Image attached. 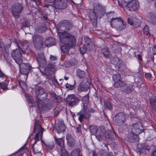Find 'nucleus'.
Masks as SVG:
<instances>
[{
	"label": "nucleus",
	"instance_id": "obj_5",
	"mask_svg": "<svg viewBox=\"0 0 156 156\" xmlns=\"http://www.w3.org/2000/svg\"><path fill=\"white\" fill-rule=\"evenodd\" d=\"M110 26L118 31H121L126 27V23L121 17H113L110 21Z\"/></svg>",
	"mask_w": 156,
	"mask_h": 156
},
{
	"label": "nucleus",
	"instance_id": "obj_64",
	"mask_svg": "<svg viewBox=\"0 0 156 156\" xmlns=\"http://www.w3.org/2000/svg\"><path fill=\"white\" fill-rule=\"evenodd\" d=\"M101 112V113L103 114H104V113L103 111L102 112Z\"/></svg>",
	"mask_w": 156,
	"mask_h": 156
},
{
	"label": "nucleus",
	"instance_id": "obj_28",
	"mask_svg": "<svg viewBox=\"0 0 156 156\" xmlns=\"http://www.w3.org/2000/svg\"><path fill=\"white\" fill-rule=\"evenodd\" d=\"M45 44L46 46L49 47L54 45L55 44V42L53 38L48 37L46 39L45 41Z\"/></svg>",
	"mask_w": 156,
	"mask_h": 156
},
{
	"label": "nucleus",
	"instance_id": "obj_43",
	"mask_svg": "<svg viewBox=\"0 0 156 156\" xmlns=\"http://www.w3.org/2000/svg\"><path fill=\"white\" fill-rule=\"evenodd\" d=\"M150 103L152 108H154L156 104V100L155 98H151L150 100Z\"/></svg>",
	"mask_w": 156,
	"mask_h": 156
},
{
	"label": "nucleus",
	"instance_id": "obj_3",
	"mask_svg": "<svg viewBox=\"0 0 156 156\" xmlns=\"http://www.w3.org/2000/svg\"><path fill=\"white\" fill-rule=\"evenodd\" d=\"M35 94L37 97L36 102L39 110L41 112H43L48 109V104L46 103L49 100L47 98L48 94L45 92L43 89L40 87L37 88Z\"/></svg>",
	"mask_w": 156,
	"mask_h": 156
},
{
	"label": "nucleus",
	"instance_id": "obj_21",
	"mask_svg": "<svg viewBox=\"0 0 156 156\" xmlns=\"http://www.w3.org/2000/svg\"><path fill=\"white\" fill-rule=\"evenodd\" d=\"M116 135L113 131L107 130L105 133V136L107 140H112L115 139Z\"/></svg>",
	"mask_w": 156,
	"mask_h": 156
},
{
	"label": "nucleus",
	"instance_id": "obj_56",
	"mask_svg": "<svg viewBox=\"0 0 156 156\" xmlns=\"http://www.w3.org/2000/svg\"><path fill=\"white\" fill-rule=\"evenodd\" d=\"M93 156H97V153L95 151H94L93 153Z\"/></svg>",
	"mask_w": 156,
	"mask_h": 156
},
{
	"label": "nucleus",
	"instance_id": "obj_18",
	"mask_svg": "<svg viewBox=\"0 0 156 156\" xmlns=\"http://www.w3.org/2000/svg\"><path fill=\"white\" fill-rule=\"evenodd\" d=\"M149 146L146 144H139L137 146V149L140 153H145L149 151Z\"/></svg>",
	"mask_w": 156,
	"mask_h": 156
},
{
	"label": "nucleus",
	"instance_id": "obj_55",
	"mask_svg": "<svg viewBox=\"0 0 156 156\" xmlns=\"http://www.w3.org/2000/svg\"><path fill=\"white\" fill-rule=\"evenodd\" d=\"M3 74L0 70V77H3Z\"/></svg>",
	"mask_w": 156,
	"mask_h": 156
},
{
	"label": "nucleus",
	"instance_id": "obj_58",
	"mask_svg": "<svg viewBox=\"0 0 156 156\" xmlns=\"http://www.w3.org/2000/svg\"><path fill=\"white\" fill-rule=\"evenodd\" d=\"M64 78L66 80H67L69 78H68V77H67L66 76H65L64 77Z\"/></svg>",
	"mask_w": 156,
	"mask_h": 156
},
{
	"label": "nucleus",
	"instance_id": "obj_26",
	"mask_svg": "<svg viewBox=\"0 0 156 156\" xmlns=\"http://www.w3.org/2000/svg\"><path fill=\"white\" fill-rule=\"evenodd\" d=\"M25 146L26 144L24 145L19 151L12 154L11 156H22L23 152L28 151V149L25 147Z\"/></svg>",
	"mask_w": 156,
	"mask_h": 156
},
{
	"label": "nucleus",
	"instance_id": "obj_48",
	"mask_svg": "<svg viewBox=\"0 0 156 156\" xmlns=\"http://www.w3.org/2000/svg\"><path fill=\"white\" fill-rule=\"evenodd\" d=\"M56 57L55 56L51 55L50 56V59L51 61H55V60H56Z\"/></svg>",
	"mask_w": 156,
	"mask_h": 156
},
{
	"label": "nucleus",
	"instance_id": "obj_8",
	"mask_svg": "<svg viewBox=\"0 0 156 156\" xmlns=\"http://www.w3.org/2000/svg\"><path fill=\"white\" fill-rule=\"evenodd\" d=\"M91 80L90 77L85 79L79 86L78 90L80 92L87 90L91 84Z\"/></svg>",
	"mask_w": 156,
	"mask_h": 156
},
{
	"label": "nucleus",
	"instance_id": "obj_49",
	"mask_svg": "<svg viewBox=\"0 0 156 156\" xmlns=\"http://www.w3.org/2000/svg\"><path fill=\"white\" fill-rule=\"evenodd\" d=\"M145 76L147 79H149L151 77V75L150 73H147L145 74Z\"/></svg>",
	"mask_w": 156,
	"mask_h": 156
},
{
	"label": "nucleus",
	"instance_id": "obj_52",
	"mask_svg": "<svg viewBox=\"0 0 156 156\" xmlns=\"http://www.w3.org/2000/svg\"><path fill=\"white\" fill-rule=\"evenodd\" d=\"M137 56H138V60H140V61H142V56L140 55V54H139L137 55Z\"/></svg>",
	"mask_w": 156,
	"mask_h": 156
},
{
	"label": "nucleus",
	"instance_id": "obj_36",
	"mask_svg": "<svg viewBox=\"0 0 156 156\" xmlns=\"http://www.w3.org/2000/svg\"><path fill=\"white\" fill-rule=\"evenodd\" d=\"M101 52L103 55L106 57L108 56L110 54V52L108 49L107 47H105L101 50Z\"/></svg>",
	"mask_w": 156,
	"mask_h": 156
},
{
	"label": "nucleus",
	"instance_id": "obj_9",
	"mask_svg": "<svg viewBox=\"0 0 156 156\" xmlns=\"http://www.w3.org/2000/svg\"><path fill=\"white\" fill-rule=\"evenodd\" d=\"M84 44L83 47L80 48V53L83 55L84 54L87 50L91 49L90 45L91 41L90 38L87 36H84Z\"/></svg>",
	"mask_w": 156,
	"mask_h": 156
},
{
	"label": "nucleus",
	"instance_id": "obj_51",
	"mask_svg": "<svg viewBox=\"0 0 156 156\" xmlns=\"http://www.w3.org/2000/svg\"><path fill=\"white\" fill-rule=\"evenodd\" d=\"M4 48V45L3 42H0V48L3 50Z\"/></svg>",
	"mask_w": 156,
	"mask_h": 156
},
{
	"label": "nucleus",
	"instance_id": "obj_30",
	"mask_svg": "<svg viewBox=\"0 0 156 156\" xmlns=\"http://www.w3.org/2000/svg\"><path fill=\"white\" fill-rule=\"evenodd\" d=\"M148 21L153 24L156 23V17L153 14L150 13L147 16Z\"/></svg>",
	"mask_w": 156,
	"mask_h": 156
},
{
	"label": "nucleus",
	"instance_id": "obj_31",
	"mask_svg": "<svg viewBox=\"0 0 156 156\" xmlns=\"http://www.w3.org/2000/svg\"><path fill=\"white\" fill-rule=\"evenodd\" d=\"M24 78H22L21 79V77L20 78V79L19 80L20 85L21 88L23 90L27 89V86L26 83Z\"/></svg>",
	"mask_w": 156,
	"mask_h": 156
},
{
	"label": "nucleus",
	"instance_id": "obj_6",
	"mask_svg": "<svg viewBox=\"0 0 156 156\" xmlns=\"http://www.w3.org/2000/svg\"><path fill=\"white\" fill-rule=\"evenodd\" d=\"M40 133L38 132L36 134L34 139L32 140V141L34 140L33 144L32 147V150L34 154H36L38 156L41 155V153L40 152L41 148V145L39 146L36 144V142L39 140Z\"/></svg>",
	"mask_w": 156,
	"mask_h": 156
},
{
	"label": "nucleus",
	"instance_id": "obj_27",
	"mask_svg": "<svg viewBox=\"0 0 156 156\" xmlns=\"http://www.w3.org/2000/svg\"><path fill=\"white\" fill-rule=\"evenodd\" d=\"M26 100L30 107L34 106L35 105L34 102L32 97L28 94H25Z\"/></svg>",
	"mask_w": 156,
	"mask_h": 156
},
{
	"label": "nucleus",
	"instance_id": "obj_24",
	"mask_svg": "<svg viewBox=\"0 0 156 156\" xmlns=\"http://www.w3.org/2000/svg\"><path fill=\"white\" fill-rule=\"evenodd\" d=\"M105 129L104 126H102L98 128V140L100 141L104 137L105 134Z\"/></svg>",
	"mask_w": 156,
	"mask_h": 156
},
{
	"label": "nucleus",
	"instance_id": "obj_57",
	"mask_svg": "<svg viewBox=\"0 0 156 156\" xmlns=\"http://www.w3.org/2000/svg\"><path fill=\"white\" fill-rule=\"evenodd\" d=\"M154 56L151 57L150 60H151V61H152V62H154Z\"/></svg>",
	"mask_w": 156,
	"mask_h": 156
},
{
	"label": "nucleus",
	"instance_id": "obj_44",
	"mask_svg": "<svg viewBox=\"0 0 156 156\" xmlns=\"http://www.w3.org/2000/svg\"><path fill=\"white\" fill-rule=\"evenodd\" d=\"M0 85L2 88L4 90H6L7 89V85L5 83H0Z\"/></svg>",
	"mask_w": 156,
	"mask_h": 156
},
{
	"label": "nucleus",
	"instance_id": "obj_53",
	"mask_svg": "<svg viewBox=\"0 0 156 156\" xmlns=\"http://www.w3.org/2000/svg\"><path fill=\"white\" fill-rule=\"evenodd\" d=\"M76 131L78 133H80L81 131L80 128V127H77L76 128Z\"/></svg>",
	"mask_w": 156,
	"mask_h": 156
},
{
	"label": "nucleus",
	"instance_id": "obj_14",
	"mask_svg": "<svg viewBox=\"0 0 156 156\" xmlns=\"http://www.w3.org/2000/svg\"><path fill=\"white\" fill-rule=\"evenodd\" d=\"M112 78L114 82V86L115 87H122L124 85V83L121 80V76L119 74H114Z\"/></svg>",
	"mask_w": 156,
	"mask_h": 156
},
{
	"label": "nucleus",
	"instance_id": "obj_20",
	"mask_svg": "<svg viewBox=\"0 0 156 156\" xmlns=\"http://www.w3.org/2000/svg\"><path fill=\"white\" fill-rule=\"evenodd\" d=\"M127 140L130 142H134L138 140V136L134 132H129L127 134Z\"/></svg>",
	"mask_w": 156,
	"mask_h": 156
},
{
	"label": "nucleus",
	"instance_id": "obj_10",
	"mask_svg": "<svg viewBox=\"0 0 156 156\" xmlns=\"http://www.w3.org/2000/svg\"><path fill=\"white\" fill-rule=\"evenodd\" d=\"M125 118V116L123 113H117L113 118V122L115 125H120L124 122Z\"/></svg>",
	"mask_w": 156,
	"mask_h": 156
},
{
	"label": "nucleus",
	"instance_id": "obj_25",
	"mask_svg": "<svg viewBox=\"0 0 156 156\" xmlns=\"http://www.w3.org/2000/svg\"><path fill=\"white\" fill-rule=\"evenodd\" d=\"M105 12V6L98 4V18H101Z\"/></svg>",
	"mask_w": 156,
	"mask_h": 156
},
{
	"label": "nucleus",
	"instance_id": "obj_1",
	"mask_svg": "<svg viewBox=\"0 0 156 156\" xmlns=\"http://www.w3.org/2000/svg\"><path fill=\"white\" fill-rule=\"evenodd\" d=\"M24 53V51L21 49L19 48L12 50L11 55L16 62L19 66L20 72L21 73L20 77L21 79L24 78V80H26L27 78V75L31 69V67L27 63H22V54Z\"/></svg>",
	"mask_w": 156,
	"mask_h": 156
},
{
	"label": "nucleus",
	"instance_id": "obj_63",
	"mask_svg": "<svg viewBox=\"0 0 156 156\" xmlns=\"http://www.w3.org/2000/svg\"><path fill=\"white\" fill-rule=\"evenodd\" d=\"M47 69L46 68H44V70H45V72H46L47 71H46Z\"/></svg>",
	"mask_w": 156,
	"mask_h": 156
},
{
	"label": "nucleus",
	"instance_id": "obj_29",
	"mask_svg": "<svg viewBox=\"0 0 156 156\" xmlns=\"http://www.w3.org/2000/svg\"><path fill=\"white\" fill-rule=\"evenodd\" d=\"M66 140L69 145L70 146L74 144V140L73 137L69 134H67L66 136Z\"/></svg>",
	"mask_w": 156,
	"mask_h": 156
},
{
	"label": "nucleus",
	"instance_id": "obj_33",
	"mask_svg": "<svg viewBox=\"0 0 156 156\" xmlns=\"http://www.w3.org/2000/svg\"><path fill=\"white\" fill-rule=\"evenodd\" d=\"M55 141L57 144L60 147H63L64 146V140L62 138H57L54 136Z\"/></svg>",
	"mask_w": 156,
	"mask_h": 156
},
{
	"label": "nucleus",
	"instance_id": "obj_45",
	"mask_svg": "<svg viewBox=\"0 0 156 156\" xmlns=\"http://www.w3.org/2000/svg\"><path fill=\"white\" fill-rule=\"evenodd\" d=\"M90 107V105L88 107V108H89V109H88V112H89V114H90V112L92 113H94L95 112V110L93 108H89Z\"/></svg>",
	"mask_w": 156,
	"mask_h": 156
},
{
	"label": "nucleus",
	"instance_id": "obj_38",
	"mask_svg": "<svg viewBox=\"0 0 156 156\" xmlns=\"http://www.w3.org/2000/svg\"><path fill=\"white\" fill-rule=\"evenodd\" d=\"M41 129V127L40 125L39 121L38 120L36 121L34 129V132H35L37 129L39 130Z\"/></svg>",
	"mask_w": 156,
	"mask_h": 156
},
{
	"label": "nucleus",
	"instance_id": "obj_40",
	"mask_svg": "<svg viewBox=\"0 0 156 156\" xmlns=\"http://www.w3.org/2000/svg\"><path fill=\"white\" fill-rule=\"evenodd\" d=\"M61 155L62 156H68V154L66 151L64 149V146L60 147Z\"/></svg>",
	"mask_w": 156,
	"mask_h": 156
},
{
	"label": "nucleus",
	"instance_id": "obj_7",
	"mask_svg": "<svg viewBox=\"0 0 156 156\" xmlns=\"http://www.w3.org/2000/svg\"><path fill=\"white\" fill-rule=\"evenodd\" d=\"M11 9L14 16L16 18H17L23 10V6L21 4L16 3L11 6Z\"/></svg>",
	"mask_w": 156,
	"mask_h": 156
},
{
	"label": "nucleus",
	"instance_id": "obj_15",
	"mask_svg": "<svg viewBox=\"0 0 156 156\" xmlns=\"http://www.w3.org/2000/svg\"><path fill=\"white\" fill-rule=\"evenodd\" d=\"M37 60L40 67L44 68L46 64V60L43 52L39 54L36 57Z\"/></svg>",
	"mask_w": 156,
	"mask_h": 156
},
{
	"label": "nucleus",
	"instance_id": "obj_39",
	"mask_svg": "<svg viewBox=\"0 0 156 156\" xmlns=\"http://www.w3.org/2000/svg\"><path fill=\"white\" fill-rule=\"evenodd\" d=\"M104 106L106 108H107L110 110H111L112 108V104L108 101L104 102Z\"/></svg>",
	"mask_w": 156,
	"mask_h": 156
},
{
	"label": "nucleus",
	"instance_id": "obj_4",
	"mask_svg": "<svg viewBox=\"0 0 156 156\" xmlns=\"http://www.w3.org/2000/svg\"><path fill=\"white\" fill-rule=\"evenodd\" d=\"M82 103L81 105V110L80 112V115L79 118V119L80 122L82 121L84 118L85 119L88 120L90 117L89 112H87L88 111V107L90 105L89 95L87 94L83 97L82 98Z\"/></svg>",
	"mask_w": 156,
	"mask_h": 156
},
{
	"label": "nucleus",
	"instance_id": "obj_23",
	"mask_svg": "<svg viewBox=\"0 0 156 156\" xmlns=\"http://www.w3.org/2000/svg\"><path fill=\"white\" fill-rule=\"evenodd\" d=\"M128 23L131 25H133L134 28L139 27L140 25V21L136 18L133 19L130 18L127 19Z\"/></svg>",
	"mask_w": 156,
	"mask_h": 156
},
{
	"label": "nucleus",
	"instance_id": "obj_13",
	"mask_svg": "<svg viewBox=\"0 0 156 156\" xmlns=\"http://www.w3.org/2000/svg\"><path fill=\"white\" fill-rule=\"evenodd\" d=\"M33 42L35 47L39 49L41 47L43 44V38L38 35H36L33 37Z\"/></svg>",
	"mask_w": 156,
	"mask_h": 156
},
{
	"label": "nucleus",
	"instance_id": "obj_42",
	"mask_svg": "<svg viewBox=\"0 0 156 156\" xmlns=\"http://www.w3.org/2000/svg\"><path fill=\"white\" fill-rule=\"evenodd\" d=\"M44 145H45L47 149L48 150H52L53 148L54 147V144L53 143H51V144H48L44 143Z\"/></svg>",
	"mask_w": 156,
	"mask_h": 156
},
{
	"label": "nucleus",
	"instance_id": "obj_35",
	"mask_svg": "<svg viewBox=\"0 0 156 156\" xmlns=\"http://www.w3.org/2000/svg\"><path fill=\"white\" fill-rule=\"evenodd\" d=\"M70 156H82L80 150L77 148L74 150L71 153Z\"/></svg>",
	"mask_w": 156,
	"mask_h": 156
},
{
	"label": "nucleus",
	"instance_id": "obj_46",
	"mask_svg": "<svg viewBox=\"0 0 156 156\" xmlns=\"http://www.w3.org/2000/svg\"><path fill=\"white\" fill-rule=\"evenodd\" d=\"M114 14V12H107V13H106V15L108 17H109V16H112L113 17V16H112V15H113ZM113 17H112V18H113Z\"/></svg>",
	"mask_w": 156,
	"mask_h": 156
},
{
	"label": "nucleus",
	"instance_id": "obj_37",
	"mask_svg": "<svg viewBox=\"0 0 156 156\" xmlns=\"http://www.w3.org/2000/svg\"><path fill=\"white\" fill-rule=\"evenodd\" d=\"M76 73L78 76L80 78H82L85 76V72L83 70L77 69L76 70Z\"/></svg>",
	"mask_w": 156,
	"mask_h": 156
},
{
	"label": "nucleus",
	"instance_id": "obj_41",
	"mask_svg": "<svg viewBox=\"0 0 156 156\" xmlns=\"http://www.w3.org/2000/svg\"><path fill=\"white\" fill-rule=\"evenodd\" d=\"M144 34L148 36H150V34L149 33V30L148 27L147 25H145L144 28Z\"/></svg>",
	"mask_w": 156,
	"mask_h": 156
},
{
	"label": "nucleus",
	"instance_id": "obj_2",
	"mask_svg": "<svg viewBox=\"0 0 156 156\" xmlns=\"http://www.w3.org/2000/svg\"><path fill=\"white\" fill-rule=\"evenodd\" d=\"M58 35L61 42L64 44L60 47L62 52L67 54L69 47H72L76 45L75 38L73 36L66 32H59Z\"/></svg>",
	"mask_w": 156,
	"mask_h": 156
},
{
	"label": "nucleus",
	"instance_id": "obj_17",
	"mask_svg": "<svg viewBox=\"0 0 156 156\" xmlns=\"http://www.w3.org/2000/svg\"><path fill=\"white\" fill-rule=\"evenodd\" d=\"M67 101L69 106H73L76 104L79 101V99L73 95H68Z\"/></svg>",
	"mask_w": 156,
	"mask_h": 156
},
{
	"label": "nucleus",
	"instance_id": "obj_54",
	"mask_svg": "<svg viewBox=\"0 0 156 156\" xmlns=\"http://www.w3.org/2000/svg\"><path fill=\"white\" fill-rule=\"evenodd\" d=\"M19 42L22 46L24 45V43L23 41L20 40L19 41Z\"/></svg>",
	"mask_w": 156,
	"mask_h": 156
},
{
	"label": "nucleus",
	"instance_id": "obj_61",
	"mask_svg": "<svg viewBox=\"0 0 156 156\" xmlns=\"http://www.w3.org/2000/svg\"><path fill=\"white\" fill-rule=\"evenodd\" d=\"M76 62H77V61H75V63H73V65H76Z\"/></svg>",
	"mask_w": 156,
	"mask_h": 156
},
{
	"label": "nucleus",
	"instance_id": "obj_59",
	"mask_svg": "<svg viewBox=\"0 0 156 156\" xmlns=\"http://www.w3.org/2000/svg\"><path fill=\"white\" fill-rule=\"evenodd\" d=\"M83 38V37H81L80 39H79V41H81L82 40Z\"/></svg>",
	"mask_w": 156,
	"mask_h": 156
},
{
	"label": "nucleus",
	"instance_id": "obj_50",
	"mask_svg": "<svg viewBox=\"0 0 156 156\" xmlns=\"http://www.w3.org/2000/svg\"><path fill=\"white\" fill-rule=\"evenodd\" d=\"M150 156H156V149L152 151L150 155Z\"/></svg>",
	"mask_w": 156,
	"mask_h": 156
},
{
	"label": "nucleus",
	"instance_id": "obj_62",
	"mask_svg": "<svg viewBox=\"0 0 156 156\" xmlns=\"http://www.w3.org/2000/svg\"><path fill=\"white\" fill-rule=\"evenodd\" d=\"M137 87H138L139 88H140L142 87V86L141 85H139V86H137Z\"/></svg>",
	"mask_w": 156,
	"mask_h": 156
},
{
	"label": "nucleus",
	"instance_id": "obj_47",
	"mask_svg": "<svg viewBox=\"0 0 156 156\" xmlns=\"http://www.w3.org/2000/svg\"><path fill=\"white\" fill-rule=\"evenodd\" d=\"M152 51L154 55H156V44L152 48Z\"/></svg>",
	"mask_w": 156,
	"mask_h": 156
},
{
	"label": "nucleus",
	"instance_id": "obj_16",
	"mask_svg": "<svg viewBox=\"0 0 156 156\" xmlns=\"http://www.w3.org/2000/svg\"><path fill=\"white\" fill-rule=\"evenodd\" d=\"M134 83H124V85L122 87H124L122 91L127 94L131 93L134 90Z\"/></svg>",
	"mask_w": 156,
	"mask_h": 156
},
{
	"label": "nucleus",
	"instance_id": "obj_22",
	"mask_svg": "<svg viewBox=\"0 0 156 156\" xmlns=\"http://www.w3.org/2000/svg\"><path fill=\"white\" fill-rule=\"evenodd\" d=\"M89 17L94 27L96 28L97 27V17L95 13V9L94 8V11L89 15Z\"/></svg>",
	"mask_w": 156,
	"mask_h": 156
},
{
	"label": "nucleus",
	"instance_id": "obj_12",
	"mask_svg": "<svg viewBox=\"0 0 156 156\" xmlns=\"http://www.w3.org/2000/svg\"><path fill=\"white\" fill-rule=\"evenodd\" d=\"M132 132L134 133L137 135L143 132L144 130L142 125V123L140 122L133 124L132 128Z\"/></svg>",
	"mask_w": 156,
	"mask_h": 156
},
{
	"label": "nucleus",
	"instance_id": "obj_11",
	"mask_svg": "<svg viewBox=\"0 0 156 156\" xmlns=\"http://www.w3.org/2000/svg\"><path fill=\"white\" fill-rule=\"evenodd\" d=\"M139 8V3L137 0H132L124 7V8L131 11H136Z\"/></svg>",
	"mask_w": 156,
	"mask_h": 156
},
{
	"label": "nucleus",
	"instance_id": "obj_60",
	"mask_svg": "<svg viewBox=\"0 0 156 156\" xmlns=\"http://www.w3.org/2000/svg\"><path fill=\"white\" fill-rule=\"evenodd\" d=\"M72 65L71 64V63L70 62L69 63V65L68 66H71Z\"/></svg>",
	"mask_w": 156,
	"mask_h": 156
},
{
	"label": "nucleus",
	"instance_id": "obj_32",
	"mask_svg": "<svg viewBox=\"0 0 156 156\" xmlns=\"http://www.w3.org/2000/svg\"><path fill=\"white\" fill-rule=\"evenodd\" d=\"M89 130L91 134L95 135L97 139H98L97 137V131H98V129L97 126L94 125L91 126L89 127Z\"/></svg>",
	"mask_w": 156,
	"mask_h": 156
},
{
	"label": "nucleus",
	"instance_id": "obj_19",
	"mask_svg": "<svg viewBox=\"0 0 156 156\" xmlns=\"http://www.w3.org/2000/svg\"><path fill=\"white\" fill-rule=\"evenodd\" d=\"M58 122V123H56L55 129L56 130L58 133H59L64 131L65 126L63 121H60Z\"/></svg>",
	"mask_w": 156,
	"mask_h": 156
},
{
	"label": "nucleus",
	"instance_id": "obj_34",
	"mask_svg": "<svg viewBox=\"0 0 156 156\" xmlns=\"http://www.w3.org/2000/svg\"><path fill=\"white\" fill-rule=\"evenodd\" d=\"M61 23V25L64 27L67 30H69L72 27L71 24L68 21H63Z\"/></svg>",
	"mask_w": 156,
	"mask_h": 156
}]
</instances>
